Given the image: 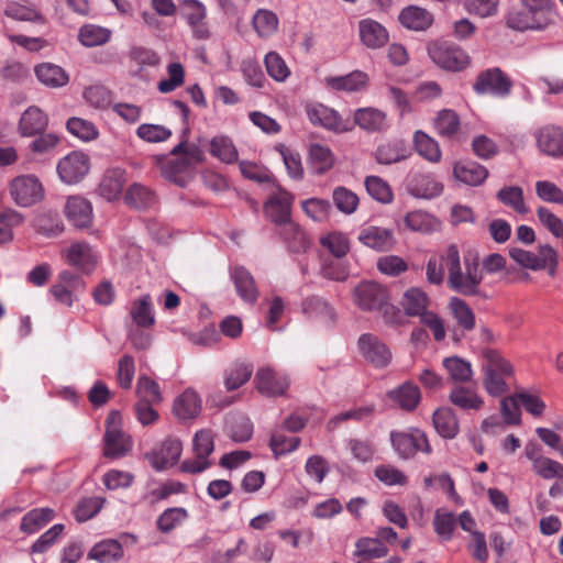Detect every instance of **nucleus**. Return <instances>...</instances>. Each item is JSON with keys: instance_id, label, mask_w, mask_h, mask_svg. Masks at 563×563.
I'll list each match as a JSON object with an SVG mask.
<instances>
[{"instance_id": "nucleus-50", "label": "nucleus", "mask_w": 563, "mask_h": 563, "mask_svg": "<svg viewBox=\"0 0 563 563\" xmlns=\"http://www.w3.org/2000/svg\"><path fill=\"white\" fill-rule=\"evenodd\" d=\"M309 159L314 174L322 175L332 168L334 158L329 147L312 144L309 148Z\"/></svg>"}, {"instance_id": "nucleus-12", "label": "nucleus", "mask_w": 563, "mask_h": 563, "mask_svg": "<svg viewBox=\"0 0 563 563\" xmlns=\"http://www.w3.org/2000/svg\"><path fill=\"white\" fill-rule=\"evenodd\" d=\"M473 89L478 95L490 93L497 97H506L511 89V80L495 67L481 71L473 85Z\"/></svg>"}, {"instance_id": "nucleus-7", "label": "nucleus", "mask_w": 563, "mask_h": 563, "mask_svg": "<svg viewBox=\"0 0 563 563\" xmlns=\"http://www.w3.org/2000/svg\"><path fill=\"white\" fill-rule=\"evenodd\" d=\"M107 429L103 437V454L107 457L118 459L124 456L132 449V439L120 428V413L111 411L106 421Z\"/></svg>"}, {"instance_id": "nucleus-11", "label": "nucleus", "mask_w": 563, "mask_h": 563, "mask_svg": "<svg viewBox=\"0 0 563 563\" xmlns=\"http://www.w3.org/2000/svg\"><path fill=\"white\" fill-rule=\"evenodd\" d=\"M361 355L376 368H385L391 362V352L377 335L364 333L357 340Z\"/></svg>"}, {"instance_id": "nucleus-49", "label": "nucleus", "mask_w": 563, "mask_h": 563, "mask_svg": "<svg viewBox=\"0 0 563 563\" xmlns=\"http://www.w3.org/2000/svg\"><path fill=\"white\" fill-rule=\"evenodd\" d=\"M460 118L454 110L443 109L438 112L434 119L435 131L444 137L453 139L460 130Z\"/></svg>"}, {"instance_id": "nucleus-60", "label": "nucleus", "mask_w": 563, "mask_h": 563, "mask_svg": "<svg viewBox=\"0 0 563 563\" xmlns=\"http://www.w3.org/2000/svg\"><path fill=\"white\" fill-rule=\"evenodd\" d=\"M320 244L334 257L342 258L350 252V240L341 232H330L320 239Z\"/></svg>"}, {"instance_id": "nucleus-13", "label": "nucleus", "mask_w": 563, "mask_h": 563, "mask_svg": "<svg viewBox=\"0 0 563 563\" xmlns=\"http://www.w3.org/2000/svg\"><path fill=\"white\" fill-rule=\"evenodd\" d=\"M254 382L257 390L267 397L284 396L290 385L287 374L277 372L271 366L258 368Z\"/></svg>"}, {"instance_id": "nucleus-22", "label": "nucleus", "mask_w": 563, "mask_h": 563, "mask_svg": "<svg viewBox=\"0 0 563 563\" xmlns=\"http://www.w3.org/2000/svg\"><path fill=\"white\" fill-rule=\"evenodd\" d=\"M387 396L395 406L405 411H413L421 401L419 387L410 380L390 389Z\"/></svg>"}, {"instance_id": "nucleus-52", "label": "nucleus", "mask_w": 563, "mask_h": 563, "mask_svg": "<svg viewBox=\"0 0 563 563\" xmlns=\"http://www.w3.org/2000/svg\"><path fill=\"white\" fill-rule=\"evenodd\" d=\"M252 23L260 37H269L277 31L279 21L273 11L260 9L254 14Z\"/></svg>"}, {"instance_id": "nucleus-5", "label": "nucleus", "mask_w": 563, "mask_h": 563, "mask_svg": "<svg viewBox=\"0 0 563 563\" xmlns=\"http://www.w3.org/2000/svg\"><path fill=\"white\" fill-rule=\"evenodd\" d=\"M195 457L185 460L180 470L185 473L198 474L202 473L212 465L209 456L214 451V435L209 429H202L195 433L192 441Z\"/></svg>"}, {"instance_id": "nucleus-14", "label": "nucleus", "mask_w": 563, "mask_h": 563, "mask_svg": "<svg viewBox=\"0 0 563 563\" xmlns=\"http://www.w3.org/2000/svg\"><path fill=\"white\" fill-rule=\"evenodd\" d=\"M89 172V157L82 152H71L57 164V173L65 184L80 181Z\"/></svg>"}, {"instance_id": "nucleus-23", "label": "nucleus", "mask_w": 563, "mask_h": 563, "mask_svg": "<svg viewBox=\"0 0 563 563\" xmlns=\"http://www.w3.org/2000/svg\"><path fill=\"white\" fill-rule=\"evenodd\" d=\"M239 297L247 303L254 305L258 298V290L252 274L242 266H235L230 272Z\"/></svg>"}, {"instance_id": "nucleus-48", "label": "nucleus", "mask_w": 563, "mask_h": 563, "mask_svg": "<svg viewBox=\"0 0 563 563\" xmlns=\"http://www.w3.org/2000/svg\"><path fill=\"white\" fill-rule=\"evenodd\" d=\"M450 400L463 410H479L484 405L483 398L475 390L463 386H456L451 390Z\"/></svg>"}, {"instance_id": "nucleus-26", "label": "nucleus", "mask_w": 563, "mask_h": 563, "mask_svg": "<svg viewBox=\"0 0 563 563\" xmlns=\"http://www.w3.org/2000/svg\"><path fill=\"white\" fill-rule=\"evenodd\" d=\"M368 75L362 70H354L344 76L327 77L325 86L332 90L356 92L364 90L368 85Z\"/></svg>"}, {"instance_id": "nucleus-27", "label": "nucleus", "mask_w": 563, "mask_h": 563, "mask_svg": "<svg viewBox=\"0 0 563 563\" xmlns=\"http://www.w3.org/2000/svg\"><path fill=\"white\" fill-rule=\"evenodd\" d=\"M307 115L314 125H320L336 132L346 130L343 128L342 120L338 112L321 103L307 106Z\"/></svg>"}, {"instance_id": "nucleus-19", "label": "nucleus", "mask_w": 563, "mask_h": 563, "mask_svg": "<svg viewBox=\"0 0 563 563\" xmlns=\"http://www.w3.org/2000/svg\"><path fill=\"white\" fill-rule=\"evenodd\" d=\"M354 122L368 133H380L389 129L387 113L378 108H358L354 112Z\"/></svg>"}, {"instance_id": "nucleus-16", "label": "nucleus", "mask_w": 563, "mask_h": 563, "mask_svg": "<svg viewBox=\"0 0 563 563\" xmlns=\"http://www.w3.org/2000/svg\"><path fill=\"white\" fill-rule=\"evenodd\" d=\"M183 15L190 26L192 35L198 40H207L210 35L206 23L207 9L199 0H181Z\"/></svg>"}, {"instance_id": "nucleus-42", "label": "nucleus", "mask_w": 563, "mask_h": 563, "mask_svg": "<svg viewBox=\"0 0 563 563\" xmlns=\"http://www.w3.org/2000/svg\"><path fill=\"white\" fill-rule=\"evenodd\" d=\"M433 426L444 439H453L459 432V421L450 408H440L434 411Z\"/></svg>"}, {"instance_id": "nucleus-63", "label": "nucleus", "mask_w": 563, "mask_h": 563, "mask_svg": "<svg viewBox=\"0 0 563 563\" xmlns=\"http://www.w3.org/2000/svg\"><path fill=\"white\" fill-rule=\"evenodd\" d=\"M66 128L70 134L86 142L92 141L99 135V131L92 122L77 117L70 118Z\"/></svg>"}, {"instance_id": "nucleus-15", "label": "nucleus", "mask_w": 563, "mask_h": 563, "mask_svg": "<svg viewBox=\"0 0 563 563\" xmlns=\"http://www.w3.org/2000/svg\"><path fill=\"white\" fill-rule=\"evenodd\" d=\"M173 155L183 154V157L169 163L168 169L170 177L181 184L178 174L187 172L192 165L201 163L205 158L202 150L196 144H188L186 141L180 142L172 150Z\"/></svg>"}, {"instance_id": "nucleus-58", "label": "nucleus", "mask_w": 563, "mask_h": 563, "mask_svg": "<svg viewBox=\"0 0 563 563\" xmlns=\"http://www.w3.org/2000/svg\"><path fill=\"white\" fill-rule=\"evenodd\" d=\"M253 367L245 363H235L225 372L224 384L228 390L243 386L251 378Z\"/></svg>"}, {"instance_id": "nucleus-55", "label": "nucleus", "mask_w": 563, "mask_h": 563, "mask_svg": "<svg viewBox=\"0 0 563 563\" xmlns=\"http://www.w3.org/2000/svg\"><path fill=\"white\" fill-rule=\"evenodd\" d=\"M125 201L136 209H146L155 203V195L147 187L134 184L125 194Z\"/></svg>"}, {"instance_id": "nucleus-24", "label": "nucleus", "mask_w": 563, "mask_h": 563, "mask_svg": "<svg viewBox=\"0 0 563 563\" xmlns=\"http://www.w3.org/2000/svg\"><path fill=\"white\" fill-rule=\"evenodd\" d=\"M65 213L67 219L77 228H88L92 221L91 203L79 196L68 198Z\"/></svg>"}, {"instance_id": "nucleus-31", "label": "nucleus", "mask_w": 563, "mask_h": 563, "mask_svg": "<svg viewBox=\"0 0 563 563\" xmlns=\"http://www.w3.org/2000/svg\"><path fill=\"white\" fill-rule=\"evenodd\" d=\"M411 155L410 148L404 141L394 140L380 144L375 152V158L379 164L391 165L407 159Z\"/></svg>"}, {"instance_id": "nucleus-41", "label": "nucleus", "mask_w": 563, "mask_h": 563, "mask_svg": "<svg viewBox=\"0 0 563 563\" xmlns=\"http://www.w3.org/2000/svg\"><path fill=\"white\" fill-rule=\"evenodd\" d=\"M36 78L45 86L57 88L68 82V75L58 65L52 63H43L35 67Z\"/></svg>"}, {"instance_id": "nucleus-38", "label": "nucleus", "mask_w": 563, "mask_h": 563, "mask_svg": "<svg viewBox=\"0 0 563 563\" xmlns=\"http://www.w3.org/2000/svg\"><path fill=\"white\" fill-rule=\"evenodd\" d=\"M279 228V234L283 236L291 252L300 253L308 249V236L298 224L290 220L286 221Z\"/></svg>"}, {"instance_id": "nucleus-34", "label": "nucleus", "mask_w": 563, "mask_h": 563, "mask_svg": "<svg viewBox=\"0 0 563 563\" xmlns=\"http://www.w3.org/2000/svg\"><path fill=\"white\" fill-rule=\"evenodd\" d=\"M401 306L407 316L421 318L423 313L429 312V297L421 288L412 287L405 291Z\"/></svg>"}, {"instance_id": "nucleus-36", "label": "nucleus", "mask_w": 563, "mask_h": 563, "mask_svg": "<svg viewBox=\"0 0 563 563\" xmlns=\"http://www.w3.org/2000/svg\"><path fill=\"white\" fill-rule=\"evenodd\" d=\"M130 316L139 328H151L155 323L153 302L148 294L133 301Z\"/></svg>"}, {"instance_id": "nucleus-33", "label": "nucleus", "mask_w": 563, "mask_h": 563, "mask_svg": "<svg viewBox=\"0 0 563 563\" xmlns=\"http://www.w3.org/2000/svg\"><path fill=\"white\" fill-rule=\"evenodd\" d=\"M201 410V399L192 389H186L178 396L173 406V412L180 420L196 418Z\"/></svg>"}, {"instance_id": "nucleus-32", "label": "nucleus", "mask_w": 563, "mask_h": 563, "mask_svg": "<svg viewBox=\"0 0 563 563\" xmlns=\"http://www.w3.org/2000/svg\"><path fill=\"white\" fill-rule=\"evenodd\" d=\"M66 260L70 265L89 273L96 265L97 256L87 243L78 242L67 250Z\"/></svg>"}, {"instance_id": "nucleus-9", "label": "nucleus", "mask_w": 563, "mask_h": 563, "mask_svg": "<svg viewBox=\"0 0 563 563\" xmlns=\"http://www.w3.org/2000/svg\"><path fill=\"white\" fill-rule=\"evenodd\" d=\"M431 59L441 68L459 71L470 64V57L464 49L448 42H438L429 46Z\"/></svg>"}, {"instance_id": "nucleus-39", "label": "nucleus", "mask_w": 563, "mask_h": 563, "mask_svg": "<svg viewBox=\"0 0 563 563\" xmlns=\"http://www.w3.org/2000/svg\"><path fill=\"white\" fill-rule=\"evenodd\" d=\"M123 556V548L112 539L103 540L92 547L88 553V559L99 563H112Z\"/></svg>"}, {"instance_id": "nucleus-51", "label": "nucleus", "mask_w": 563, "mask_h": 563, "mask_svg": "<svg viewBox=\"0 0 563 563\" xmlns=\"http://www.w3.org/2000/svg\"><path fill=\"white\" fill-rule=\"evenodd\" d=\"M497 199L505 206L520 214L528 213L529 209L525 203L523 190L519 186H506L497 192Z\"/></svg>"}, {"instance_id": "nucleus-46", "label": "nucleus", "mask_w": 563, "mask_h": 563, "mask_svg": "<svg viewBox=\"0 0 563 563\" xmlns=\"http://www.w3.org/2000/svg\"><path fill=\"white\" fill-rule=\"evenodd\" d=\"M442 365L445 368L450 379L455 383H467L473 377L472 364L462 357H445L442 361Z\"/></svg>"}, {"instance_id": "nucleus-59", "label": "nucleus", "mask_w": 563, "mask_h": 563, "mask_svg": "<svg viewBox=\"0 0 563 563\" xmlns=\"http://www.w3.org/2000/svg\"><path fill=\"white\" fill-rule=\"evenodd\" d=\"M135 134L146 143H162L169 140L173 132L162 124L143 123L137 126Z\"/></svg>"}, {"instance_id": "nucleus-35", "label": "nucleus", "mask_w": 563, "mask_h": 563, "mask_svg": "<svg viewBox=\"0 0 563 563\" xmlns=\"http://www.w3.org/2000/svg\"><path fill=\"white\" fill-rule=\"evenodd\" d=\"M54 517L55 511L52 508H34L22 517L20 530L33 534L51 522Z\"/></svg>"}, {"instance_id": "nucleus-40", "label": "nucleus", "mask_w": 563, "mask_h": 563, "mask_svg": "<svg viewBox=\"0 0 563 563\" xmlns=\"http://www.w3.org/2000/svg\"><path fill=\"white\" fill-rule=\"evenodd\" d=\"M209 153L214 158L225 164L235 163L239 157V153L233 141L225 135H217L210 140Z\"/></svg>"}, {"instance_id": "nucleus-37", "label": "nucleus", "mask_w": 563, "mask_h": 563, "mask_svg": "<svg viewBox=\"0 0 563 563\" xmlns=\"http://www.w3.org/2000/svg\"><path fill=\"white\" fill-rule=\"evenodd\" d=\"M399 21L409 30L423 31L432 24L433 18L426 9L410 5L400 12Z\"/></svg>"}, {"instance_id": "nucleus-6", "label": "nucleus", "mask_w": 563, "mask_h": 563, "mask_svg": "<svg viewBox=\"0 0 563 563\" xmlns=\"http://www.w3.org/2000/svg\"><path fill=\"white\" fill-rule=\"evenodd\" d=\"M9 195L19 207H31L44 197V188L35 175H19L8 186Z\"/></svg>"}, {"instance_id": "nucleus-3", "label": "nucleus", "mask_w": 563, "mask_h": 563, "mask_svg": "<svg viewBox=\"0 0 563 563\" xmlns=\"http://www.w3.org/2000/svg\"><path fill=\"white\" fill-rule=\"evenodd\" d=\"M484 386L492 396L504 395L507 387V379L512 376L511 364L497 351L486 350L483 354Z\"/></svg>"}, {"instance_id": "nucleus-28", "label": "nucleus", "mask_w": 563, "mask_h": 563, "mask_svg": "<svg viewBox=\"0 0 563 563\" xmlns=\"http://www.w3.org/2000/svg\"><path fill=\"white\" fill-rule=\"evenodd\" d=\"M48 117L35 106L29 107L19 121V132L22 136H34L45 131Z\"/></svg>"}, {"instance_id": "nucleus-2", "label": "nucleus", "mask_w": 563, "mask_h": 563, "mask_svg": "<svg viewBox=\"0 0 563 563\" xmlns=\"http://www.w3.org/2000/svg\"><path fill=\"white\" fill-rule=\"evenodd\" d=\"M522 10L508 13L506 24L516 31L544 30L556 19L552 0H520Z\"/></svg>"}, {"instance_id": "nucleus-30", "label": "nucleus", "mask_w": 563, "mask_h": 563, "mask_svg": "<svg viewBox=\"0 0 563 563\" xmlns=\"http://www.w3.org/2000/svg\"><path fill=\"white\" fill-rule=\"evenodd\" d=\"M358 32L362 43L369 48H379L388 42L387 30L375 20H361Z\"/></svg>"}, {"instance_id": "nucleus-44", "label": "nucleus", "mask_w": 563, "mask_h": 563, "mask_svg": "<svg viewBox=\"0 0 563 563\" xmlns=\"http://www.w3.org/2000/svg\"><path fill=\"white\" fill-rule=\"evenodd\" d=\"M124 185L123 173L121 169L108 170L100 184L99 194L108 201L115 200L122 192Z\"/></svg>"}, {"instance_id": "nucleus-56", "label": "nucleus", "mask_w": 563, "mask_h": 563, "mask_svg": "<svg viewBox=\"0 0 563 563\" xmlns=\"http://www.w3.org/2000/svg\"><path fill=\"white\" fill-rule=\"evenodd\" d=\"M111 37V31L93 24L80 27L78 38L84 46L93 47L107 43Z\"/></svg>"}, {"instance_id": "nucleus-29", "label": "nucleus", "mask_w": 563, "mask_h": 563, "mask_svg": "<svg viewBox=\"0 0 563 563\" xmlns=\"http://www.w3.org/2000/svg\"><path fill=\"white\" fill-rule=\"evenodd\" d=\"M408 191L417 198L432 199L442 194L443 185L431 174H417L409 180Z\"/></svg>"}, {"instance_id": "nucleus-45", "label": "nucleus", "mask_w": 563, "mask_h": 563, "mask_svg": "<svg viewBox=\"0 0 563 563\" xmlns=\"http://www.w3.org/2000/svg\"><path fill=\"white\" fill-rule=\"evenodd\" d=\"M228 435L235 442H245L251 439L253 424L244 415H232L225 421Z\"/></svg>"}, {"instance_id": "nucleus-61", "label": "nucleus", "mask_w": 563, "mask_h": 563, "mask_svg": "<svg viewBox=\"0 0 563 563\" xmlns=\"http://www.w3.org/2000/svg\"><path fill=\"white\" fill-rule=\"evenodd\" d=\"M355 548V555L365 559H380L388 553V549L377 538H361Z\"/></svg>"}, {"instance_id": "nucleus-10", "label": "nucleus", "mask_w": 563, "mask_h": 563, "mask_svg": "<svg viewBox=\"0 0 563 563\" xmlns=\"http://www.w3.org/2000/svg\"><path fill=\"white\" fill-rule=\"evenodd\" d=\"M390 440L399 456L405 460L412 457L417 452L431 453L427 435L419 429L411 432H391Z\"/></svg>"}, {"instance_id": "nucleus-8", "label": "nucleus", "mask_w": 563, "mask_h": 563, "mask_svg": "<svg viewBox=\"0 0 563 563\" xmlns=\"http://www.w3.org/2000/svg\"><path fill=\"white\" fill-rule=\"evenodd\" d=\"M352 297L353 302L366 312L380 310L389 300L387 288L373 280H364L356 285Z\"/></svg>"}, {"instance_id": "nucleus-4", "label": "nucleus", "mask_w": 563, "mask_h": 563, "mask_svg": "<svg viewBox=\"0 0 563 563\" xmlns=\"http://www.w3.org/2000/svg\"><path fill=\"white\" fill-rule=\"evenodd\" d=\"M510 257L520 266L532 271L547 269L550 276H554L558 267V252L549 244L540 245L538 254L519 247L509 251Z\"/></svg>"}, {"instance_id": "nucleus-54", "label": "nucleus", "mask_w": 563, "mask_h": 563, "mask_svg": "<svg viewBox=\"0 0 563 563\" xmlns=\"http://www.w3.org/2000/svg\"><path fill=\"white\" fill-rule=\"evenodd\" d=\"M4 14L16 21L45 23L44 15L33 5H24L18 2L7 4Z\"/></svg>"}, {"instance_id": "nucleus-43", "label": "nucleus", "mask_w": 563, "mask_h": 563, "mask_svg": "<svg viewBox=\"0 0 563 563\" xmlns=\"http://www.w3.org/2000/svg\"><path fill=\"white\" fill-rule=\"evenodd\" d=\"M405 224L409 230L423 234L432 233L440 227L435 217L421 210L408 212L405 217Z\"/></svg>"}, {"instance_id": "nucleus-18", "label": "nucleus", "mask_w": 563, "mask_h": 563, "mask_svg": "<svg viewBox=\"0 0 563 563\" xmlns=\"http://www.w3.org/2000/svg\"><path fill=\"white\" fill-rule=\"evenodd\" d=\"M294 197L280 187L269 197L264 206L266 216L279 227L290 221V210Z\"/></svg>"}, {"instance_id": "nucleus-25", "label": "nucleus", "mask_w": 563, "mask_h": 563, "mask_svg": "<svg viewBox=\"0 0 563 563\" xmlns=\"http://www.w3.org/2000/svg\"><path fill=\"white\" fill-rule=\"evenodd\" d=\"M454 178L467 186H479L488 176V170L474 161L457 162L453 166Z\"/></svg>"}, {"instance_id": "nucleus-20", "label": "nucleus", "mask_w": 563, "mask_h": 563, "mask_svg": "<svg viewBox=\"0 0 563 563\" xmlns=\"http://www.w3.org/2000/svg\"><path fill=\"white\" fill-rule=\"evenodd\" d=\"M357 239L363 245L378 252L389 251L396 243L391 230L374 225L362 229Z\"/></svg>"}, {"instance_id": "nucleus-17", "label": "nucleus", "mask_w": 563, "mask_h": 563, "mask_svg": "<svg viewBox=\"0 0 563 563\" xmlns=\"http://www.w3.org/2000/svg\"><path fill=\"white\" fill-rule=\"evenodd\" d=\"M183 452V444L176 438L166 439L159 448L147 453L146 457L156 471L166 470L175 465Z\"/></svg>"}, {"instance_id": "nucleus-62", "label": "nucleus", "mask_w": 563, "mask_h": 563, "mask_svg": "<svg viewBox=\"0 0 563 563\" xmlns=\"http://www.w3.org/2000/svg\"><path fill=\"white\" fill-rule=\"evenodd\" d=\"M457 519L452 511L445 509H438L434 514L433 527L437 534L443 540H451Z\"/></svg>"}, {"instance_id": "nucleus-53", "label": "nucleus", "mask_w": 563, "mask_h": 563, "mask_svg": "<svg viewBox=\"0 0 563 563\" xmlns=\"http://www.w3.org/2000/svg\"><path fill=\"white\" fill-rule=\"evenodd\" d=\"M264 65L268 76L277 82L286 81L291 74L285 59L277 52H268L264 57Z\"/></svg>"}, {"instance_id": "nucleus-47", "label": "nucleus", "mask_w": 563, "mask_h": 563, "mask_svg": "<svg viewBox=\"0 0 563 563\" xmlns=\"http://www.w3.org/2000/svg\"><path fill=\"white\" fill-rule=\"evenodd\" d=\"M413 144L417 153L430 163H439L442 153L439 143L422 131H417L413 135Z\"/></svg>"}, {"instance_id": "nucleus-64", "label": "nucleus", "mask_w": 563, "mask_h": 563, "mask_svg": "<svg viewBox=\"0 0 563 563\" xmlns=\"http://www.w3.org/2000/svg\"><path fill=\"white\" fill-rule=\"evenodd\" d=\"M365 187L368 195L382 203H389L393 200V191L390 186L378 176H367L365 178Z\"/></svg>"}, {"instance_id": "nucleus-57", "label": "nucleus", "mask_w": 563, "mask_h": 563, "mask_svg": "<svg viewBox=\"0 0 563 563\" xmlns=\"http://www.w3.org/2000/svg\"><path fill=\"white\" fill-rule=\"evenodd\" d=\"M450 309L457 324L464 330L471 331L475 328V314L463 299L457 297L451 298Z\"/></svg>"}, {"instance_id": "nucleus-1", "label": "nucleus", "mask_w": 563, "mask_h": 563, "mask_svg": "<svg viewBox=\"0 0 563 563\" xmlns=\"http://www.w3.org/2000/svg\"><path fill=\"white\" fill-rule=\"evenodd\" d=\"M446 276L448 286L463 295L478 294L483 274L476 258H465L462 267L460 252L455 244L445 247L438 256H431L427 263V279L430 284L441 285Z\"/></svg>"}, {"instance_id": "nucleus-21", "label": "nucleus", "mask_w": 563, "mask_h": 563, "mask_svg": "<svg viewBox=\"0 0 563 563\" xmlns=\"http://www.w3.org/2000/svg\"><path fill=\"white\" fill-rule=\"evenodd\" d=\"M537 146L543 154L553 158L563 157V129L544 126L536 133Z\"/></svg>"}]
</instances>
